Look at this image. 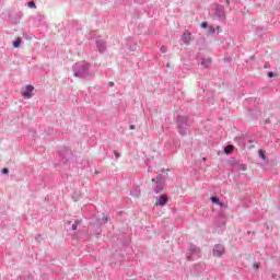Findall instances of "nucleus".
Instances as JSON below:
<instances>
[{"label": "nucleus", "instance_id": "1", "mask_svg": "<svg viewBox=\"0 0 280 280\" xmlns=\"http://www.w3.org/2000/svg\"><path fill=\"white\" fill-rule=\"evenodd\" d=\"M74 78H80L81 80H93L95 78V72L91 71V65L86 61L77 62L72 67Z\"/></svg>", "mask_w": 280, "mask_h": 280}, {"label": "nucleus", "instance_id": "2", "mask_svg": "<svg viewBox=\"0 0 280 280\" xmlns=\"http://www.w3.org/2000/svg\"><path fill=\"white\" fill-rule=\"evenodd\" d=\"M176 124L178 133L182 137H186L187 132H189V129L191 128V125H189V118H187V116L179 115L177 116Z\"/></svg>", "mask_w": 280, "mask_h": 280}, {"label": "nucleus", "instance_id": "3", "mask_svg": "<svg viewBox=\"0 0 280 280\" xmlns=\"http://www.w3.org/2000/svg\"><path fill=\"white\" fill-rule=\"evenodd\" d=\"M199 257H200V248L194 244H190L186 253L187 261H194V259H198Z\"/></svg>", "mask_w": 280, "mask_h": 280}, {"label": "nucleus", "instance_id": "4", "mask_svg": "<svg viewBox=\"0 0 280 280\" xmlns=\"http://www.w3.org/2000/svg\"><path fill=\"white\" fill-rule=\"evenodd\" d=\"M214 16L219 21H224V19H226V13L224 12V5H217Z\"/></svg>", "mask_w": 280, "mask_h": 280}, {"label": "nucleus", "instance_id": "5", "mask_svg": "<svg viewBox=\"0 0 280 280\" xmlns=\"http://www.w3.org/2000/svg\"><path fill=\"white\" fill-rule=\"evenodd\" d=\"M225 248H224V245L222 244H217L214 245L213 249H212V255L214 257H222V255H224L225 253Z\"/></svg>", "mask_w": 280, "mask_h": 280}, {"label": "nucleus", "instance_id": "6", "mask_svg": "<svg viewBox=\"0 0 280 280\" xmlns=\"http://www.w3.org/2000/svg\"><path fill=\"white\" fill-rule=\"evenodd\" d=\"M170 198L167 197V195H161L160 197L156 198V207H165V205H167Z\"/></svg>", "mask_w": 280, "mask_h": 280}, {"label": "nucleus", "instance_id": "7", "mask_svg": "<svg viewBox=\"0 0 280 280\" xmlns=\"http://www.w3.org/2000/svg\"><path fill=\"white\" fill-rule=\"evenodd\" d=\"M207 268V265H205V262H199L197 265H195V275L197 277H200V275H202V272H205Z\"/></svg>", "mask_w": 280, "mask_h": 280}, {"label": "nucleus", "instance_id": "8", "mask_svg": "<svg viewBox=\"0 0 280 280\" xmlns=\"http://www.w3.org/2000/svg\"><path fill=\"white\" fill-rule=\"evenodd\" d=\"M96 47L101 54L106 51V42L104 39H96Z\"/></svg>", "mask_w": 280, "mask_h": 280}, {"label": "nucleus", "instance_id": "9", "mask_svg": "<svg viewBox=\"0 0 280 280\" xmlns=\"http://www.w3.org/2000/svg\"><path fill=\"white\" fill-rule=\"evenodd\" d=\"M33 91H34L33 85H26L25 90L22 92L23 97H26V98L32 97Z\"/></svg>", "mask_w": 280, "mask_h": 280}, {"label": "nucleus", "instance_id": "10", "mask_svg": "<svg viewBox=\"0 0 280 280\" xmlns=\"http://www.w3.org/2000/svg\"><path fill=\"white\" fill-rule=\"evenodd\" d=\"M191 40V33H184L182 35V45H189Z\"/></svg>", "mask_w": 280, "mask_h": 280}, {"label": "nucleus", "instance_id": "11", "mask_svg": "<svg viewBox=\"0 0 280 280\" xmlns=\"http://www.w3.org/2000/svg\"><path fill=\"white\" fill-rule=\"evenodd\" d=\"M130 196L133 198H139L141 196V188L139 186H135L133 189L130 191Z\"/></svg>", "mask_w": 280, "mask_h": 280}, {"label": "nucleus", "instance_id": "12", "mask_svg": "<svg viewBox=\"0 0 280 280\" xmlns=\"http://www.w3.org/2000/svg\"><path fill=\"white\" fill-rule=\"evenodd\" d=\"M210 200L212 205H219V207H224V203H222V201H220V198L218 197H211Z\"/></svg>", "mask_w": 280, "mask_h": 280}, {"label": "nucleus", "instance_id": "13", "mask_svg": "<svg viewBox=\"0 0 280 280\" xmlns=\"http://www.w3.org/2000/svg\"><path fill=\"white\" fill-rule=\"evenodd\" d=\"M127 45H128L130 51H137V44H136V42L130 40V42H128Z\"/></svg>", "mask_w": 280, "mask_h": 280}, {"label": "nucleus", "instance_id": "14", "mask_svg": "<svg viewBox=\"0 0 280 280\" xmlns=\"http://www.w3.org/2000/svg\"><path fill=\"white\" fill-rule=\"evenodd\" d=\"M224 154H233V145L229 144L223 149Z\"/></svg>", "mask_w": 280, "mask_h": 280}, {"label": "nucleus", "instance_id": "15", "mask_svg": "<svg viewBox=\"0 0 280 280\" xmlns=\"http://www.w3.org/2000/svg\"><path fill=\"white\" fill-rule=\"evenodd\" d=\"M211 65V59H203L201 60V66L208 69V67Z\"/></svg>", "mask_w": 280, "mask_h": 280}, {"label": "nucleus", "instance_id": "16", "mask_svg": "<svg viewBox=\"0 0 280 280\" xmlns=\"http://www.w3.org/2000/svg\"><path fill=\"white\" fill-rule=\"evenodd\" d=\"M154 194H161L163 191V185L159 184L153 189Z\"/></svg>", "mask_w": 280, "mask_h": 280}, {"label": "nucleus", "instance_id": "17", "mask_svg": "<svg viewBox=\"0 0 280 280\" xmlns=\"http://www.w3.org/2000/svg\"><path fill=\"white\" fill-rule=\"evenodd\" d=\"M167 179V177H164L163 175L159 174L156 176V183H165V180Z\"/></svg>", "mask_w": 280, "mask_h": 280}, {"label": "nucleus", "instance_id": "18", "mask_svg": "<svg viewBox=\"0 0 280 280\" xmlns=\"http://www.w3.org/2000/svg\"><path fill=\"white\" fill-rule=\"evenodd\" d=\"M78 224H82V220L74 221V223L71 226L72 231H78Z\"/></svg>", "mask_w": 280, "mask_h": 280}, {"label": "nucleus", "instance_id": "19", "mask_svg": "<svg viewBox=\"0 0 280 280\" xmlns=\"http://www.w3.org/2000/svg\"><path fill=\"white\" fill-rule=\"evenodd\" d=\"M13 47H15V48L21 47V37H18V38L13 42Z\"/></svg>", "mask_w": 280, "mask_h": 280}, {"label": "nucleus", "instance_id": "20", "mask_svg": "<svg viewBox=\"0 0 280 280\" xmlns=\"http://www.w3.org/2000/svg\"><path fill=\"white\" fill-rule=\"evenodd\" d=\"M258 155L261 158L262 161H266V152H264V150H259Z\"/></svg>", "mask_w": 280, "mask_h": 280}, {"label": "nucleus", "instance_id": "21", "mask_svg": "<svg viewBox=\"0 0 280 280\" xmlns=\"http://www.w3.org/2000/svg\"><path fill=\"white\" fill-rule=\"evenodd\" d=\"M27 5H28V8H31L32 10H36V2L30 1V2L27 3Z\"/></svg>", "mask_w": 280, "mask_h": 280}, {"label": "nucleus", "instance_id": "22", "mask_svg": "<svg viewBox=\"0 0 280 280\" xmlns=\"http://www.w3.org/2000/svg\"><path fill=\"white\" fill-rule=\"evenodd\" d=\"M160 50L162 54H167V46H162Z\"/></svg>", "mask_w": 280, "mask_h": 280}, {"label": "nucleus", "instance_id": "23", "mask_svg": "<svg viewBox=\"0 0 280 280\" xmlns=\"http://www.w3.org/2000/svg\"><path fill=\"white\" fill-rule=\"evenodd\" d=\"M261 266L260 262H256L253 265L254 270H259V267Z\"/></svg>", "mask_w": 280, "mask_h": 280}, {"label": "nucleus", "instance_id": "24", "mask_svg": "<svg viewBox=\"0 0 280 280\" xmlns=\"http://www.w3.org/2000/svg\"><path fill=\"white\" fill-rule=\"evenodd\" d=\"M208 26H209V24L207 22L201 23V28L202 30H207Z\"/></svg>", "mask_w": 280, "mask_h": 280}, {"label": "nucleus", "instance_id": "25", "mask_svg": "<svg viewBox=\"0 0 280 280\" xmlns=\"http://www.w3.org/2000/svg\"><path fill=\"white\" fill-rule=\"evenodd\" d=\"M2 174H10V170L7 168V167H4V168L2 170Z\"/></svg>", "mask_w": 280, "mask_h": 280}, {"label": "nucleus", "instance_id": "26", "mask_svg": "<svg viewBox=\"0 0 280 280\" xmlns=\"http://www.w3.org/2000/svg\"><path fill=\"white\" fill-rule=\"evenodd\" d=\"M209 34H215V28L214 27H210L209 28Z\"/></svg>", "mask_w": 280, "mask_h": 280}, {"label": "nucleus", "instance_id": "27", "mask_svg": "<svg viewBox=\"0 0 280 280\" xmlns=\"http://www.w3.org/2000/svg\"><path fill=\"white\" fill-rule=\"evenodd\" d=\"M267 75H268V78H273V77H275V72L269 71V72L267 73Z\"/></svg>", "mask_w": 280, "mask_h": 280}, {"label": "nucleus", "instance_id": "28", "mask_svg": "<svg viewBox=\"0 0 280 280\" xmlns=\"http://www.w3.org/2000/svg\"><path fill=\"white\" fill-rule=\"evenodd\" d=\"M114 156H115L116 159H119V156H121V154H119L117 151H114Z\"/></svg>", "mask_w": 280, "mask_h": 280}, {"label": "nucleus", "instance_id": "29", "mask_svg": "<svg viewBox=\"0 0 280 280\" xmlns=\"http://www.w3.org/2000/svg\"><path fill=\"white\" fill-rule=\"evenodd\" d=\"M108 222V217L104 215L103 217V223L106 224Z\"/></svg>", "mask_w": 280, "mask_h": 280}, {"label": "nucleus", "instance_id": "30", "mask_svg": "<svg viewBox=\"0 0 280 280\" xmlns=\"http://www.w3.org/2000/svg\"><path fill=\"white\" fill-rule=\"evenodd\" d=\"M108 86H110V88L115 86V82L110 81V82L108 83Z\"/></svg>", "mask_w": 280, "mask_h": 280}, {"label": "nucleus", "instance_id": "31", "mask_svg": "<svg viewBox=\"0 0 280 280\" xmlns=\"http://www.w3.org/2000/svg\"><path fill=\"white\" fill-rule=\"evenodd\" d=\"M135 128H136L135 125H130V126H129V129H130V130H135Z\"/></svg>", "mask_w": 280, "mask_h": 280}, {"label": "nucleus", "instance_id": "32", "mask_svg": "<svg viewBox=\"0 0 280 280\" xmlns=\"http://www.w3.org/2000/svg\"><path fill=\"white\" fill-rule=\"evenodd\" d=\"M253 102V98H247V104H250Z\"/></svg>", "mask_w": 280, "mask_h": 280}, {"label": "nucleus", "instance_id": "33", "mask_svg": "<svg viewBox=\"0 0 280 280\" xmlns=\"http://www.w3.org/2000/svg\"><path fill=\"white\" fill-rule=\"evenodd\" d=\"M248 148H249V150H250V149L255 148V145H253V144H249V145H248Z\"/></svg>", "mask_w": 280, "mask_h": 280}, {"label": "nucleus", "instance_id": "34", "mask_svg": "<svg viewBox=\"0 0 280 280\" xmlns=\"http://www.w3.org/2000/svg\"><path fill=\"white\" fill-rule=\"evenodd\" d=\"M151 180H152V183H156V177H155V178H152Z\"/></svg>", "mask_w": 280, "mask_h": 280}, {"label": "nucleus", "instance_id": "35", "mask_svg": "<svg viewBox=\"0 0 280 280\" xmlns=\"http://www.w3.org/2000/svg\"><path fill=\"white\" fill-rule=\"evenodd\" d=\"M225 3H226V5H229V3H231V1H229V0H225Z\"/></svg>", "mask_w": 280, "mask_h": 280}, {"label": "nucleus", "instance_id": "36", "mask_svg": "<svg viewBox=\"0 0 280 280\" xmlns=\"http://www.w3.org/2000/svg\"><path fill=\"white\" fill-rule=\"evenodd\" d=\"M160 172H161L162 174L165 173V168L161 170Z\"/></svg>", "mask_w": 280, "mask_h": 280}, {"label": "nucleus", "instance_id": "37", "mask_svg": "<svg viewBox=\"0 0 280 280\" xmlns=\"http://www.w3.org/2000/svg\"><path fill=\"white\" fill-rule=\"evenodd\" d=\"M249 115H253V113L250 112V109H249Z\"/></svg>", "mask_w": 280, "mask_h": 280}, {"label": "nucleus", "instance_id": "38", "mask_svg": "<svg viewBox=\"0 0 280 280\" xmlns=\"http://www.w3.org/2000/svg\"><path fill=\"white\" fill-rule=\"evenodd\" d=\"M248 143H253V141L249 140Z\"/></svg>", "mask_w": 280, "mask_h": 280}, {"label": "nucleus", "instance_id": "39", "mask_svg": "<svg viewBox=\"0 0 280 280\" xmlns=\"http://www.w3.org/2000/svg\"><path fill=\"white\" fill-rule=\"evenodd\" d=\"M68 224H71V221H69Z\"/></svg>", "mask_w": 280, "mask_h": 280}, {"label": "nucleus", "instance_id": "40", "mask_svg": "<svg viewBox=\"0 0 280 280\" xmlns=\"http://www.w3.org/2000/svg\"><path fill=\"white\" fill-rule=\"evenodd\" d=\"M203 161H207V159L203 158Z\"/></svg>", "mask_w": 280, "mask_h": 280}]
</instances>
